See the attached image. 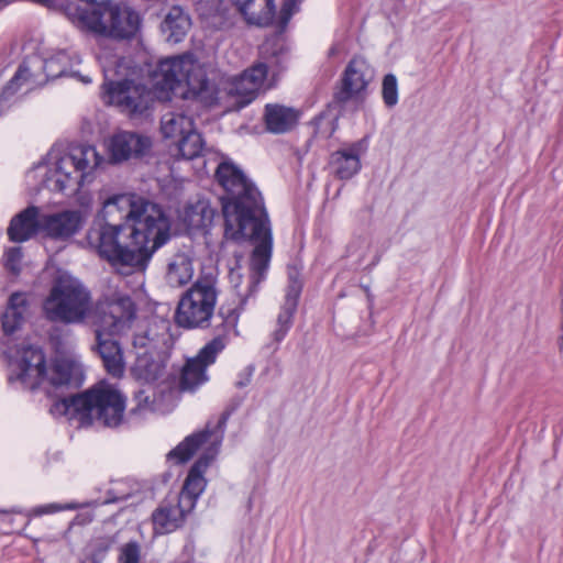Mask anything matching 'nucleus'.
I'll return each mask as SVG.
<instances>
[{
	"label": "nucleus",
	"instance_id": "obj_1",
	"mask_svg": "<svg viewBox=\"0 0 563 563\" xmlns=\"http://www.w3.org/2000/svg\"><path fill=\"white\" fill-rule=\"evenodd\" d=\"M106 223L87 233L88 245L123 276L145 271L170 236L163 209L142 197L115 195L103 202Z\"/></svg>",
	"mask_w": 563,
	"mask_h": 563
},
{
	"label": "nucleus",
	"instance_id": "obj_2",
	"mask_svg": "<svg viewBox=\"0 0 563 563\" xmlns=\"http://www.w3.org/2000/svg\"><path fill=\"white\" fill-rule=\"evenodd\" d=\"M216 178L225 191L222 199L224 238L255 242L250 263V275L242 287L241 276L234 269L230 279L238 296L245 300L257 291L265 278L272 256V232L263 198L255 185L233 163L223 162L216 170Z\"/></svg>",
	"mask_w": 563,
	"mask_h": 563
},
{
	"label": "nucleus",
	"instance_id": "obj_3",
	"mask_svg": "<svg viewBox=\"0 0 563 563\" xmlns=\"http://www.w3.org/2000/svg\"><path fill=\"white\" fill-rule=\"evenodd\" d=\"M124 410L125 398L106 383H99L69 397L59 398L49 409L53 416H65L68 420H77L80 427L98 421L109 428H115L122 423Z\"/></svg>",
	"mask_w": 563,
	"mask_h": 563
},
{
	"label": "nucleus",
	"instance_id": "obj_4",
	"mask_svg": "<svg viewBox=\"0 0 563 563\" xmlns=\"http://www.w3.org/2000/svg\"><path fill=\"white\" fill-rule=\"evenodd\" d=\"M228 418L229 412H223L213 429L210 428V424H207L205 430L187 437L181 443H179L167 454L168 460H176L177 463L187 462L200 448V445L208 442L212 437L214 439L211 441V445H219ZM209 451L213 452L203 454L191 466L180 493L176 496L181 500L183 506L186 509L195 508L198 497L206 487L203 473L213 459L216 449L211 448Z\"/></svg>",
	"mask_w": 563,
	"mask_h": 563
},
{
	"label": "nucleus",
	"instance_id": "obj_5",
	"mask_svg": "<svg viewBox=\"0 0 563 563\" xmlns=\"http://www.w3.org/2000/svg\"><path fill=\"white\" fill-rule=\"evenodd\" d=\"M156 85L163 89L176 90L183 86L185 99H195L207 107L216 104L220 97L219 90L206 75L203 67L189 56H175L163 59L154 71Z\"/></svg>",
	"mask_w": 563,
	"mask_h": 563
},
{
	"label": "nucleus",
	"instance_id": "obj_6",
	"mask_svg": "<svg viewBox=\"0 0 563 563\" xmlns=\"http://www.w3.org/2000/svg\"><path fill=\"white\" fill-rule=\"evenodd\" d=\"M42 308L49 321L65 324L81 323L91 310V295L79 279L60 273L54 279Z\"/></svg>",
	"mask_w": 563,
	"mask_h": 563
},
{
	"label": "nucleus",
	"instance_id": "obj_7",
	"mask_svg": "<svg viewBox=\"0 0 563 563\" xmlns=\"http://www.w3.org/2000/svg\"><path fill=\"white\" fill-rule=\"evenodd\" d=\"M102 162L103 157L93 146H73L54 163L44 184L53 191L75 194L85 184L92 181L95 172Z\"/></svg>",
	"mask_w": 563,
	"mask_h": 563
},
{
	"label": "nucleus",
	"instance_id": "obj_8",
	"mask_svg": "<svg viewBox=\"0 0 563 563\" xmlns=\"http://www.w3.org/2000/svg\"><path fill=\"white\" fill-rule=\"evenodd\" d=\"M219 295L214 276H199L181 296L175 313L176 323L185 329L206 328L213 316Z\"/></svg>",
	"mask_w": 563,
	"mask_h": 563
},
{
	"label": "nucleus",
	"instance_id": "obj_9",
	"mask_svg": "<svg viewBox=\"0 0 563 563\" xmlns=\"http://www.w3.org/2000/svg\"><path fill=\"white\" fill-rule=\"evenodd\" d=\"M136 318V308L129 296H113L100 300L93 311L92 324L95 330L112 334L128 333Z\"/></svg>",
	"mask_w": 563,
	"mask_h": 563
},
{
	"label": "nucleus",
	"instance_id": "obj_10",
	"mask_svg": "<svg viewBox=\"0 0 563 563\" xmlns=\"http://www.w3.org/2000/svg\"><path fill=\"white\" fill-rule=\"evenodd\" d=\"M103 88L110 103L119 107L121 111L130 114H141L147 110L153 101L152 92L142 84L132 80H112V69L103 67Z\"/></svg>",
	"mask_w": 563,
	"mask_h": 563
},
{
	"label": "nucleus",
	"instance_id": "obj_11",
	"mask_svg": "<svg viewBox=\"0 0 563 563\" xmlns=\"http://www.w3.org/2000/svg\"><path fill=\"white\" fill-rule=\"evenodd\" d=\"M288 51L280 37L274 36L267 38L260 46V59L242 75L247 78V84L257 92L264 87L266 78L271 75L273 78L284 69L287 62Z\"/></svg>",
	"mask_w": 563,
	"mask_h": 563
},
{
	"label": "nucleus",
	"instance_id": "obj_12",
	"mask_svg": "<svg viewBox=\"0 0 563 563\" xmlns=\"http://www.w3.org/2000/svg\"><path fill=\"white\" fill-rule=\"evenodd\" d=\"M227 345L224 335H218L208 342L196 356L190 357L184 364L178 388L181 391H194L208 380L207 368L213 364L217 356Z\"/></svg>",
	"mask_w": 563,
	"mask_h": 563
},
{
	"label": "nucleus",
	"instance_id": "obj_13",
	"mask_svg": "<svg viewBox=\"0 0 563 563\" xmlns=\"http://www.w3.org/2000/svg\"><path fill=\"white\" fill-rule=\"evenodd\" d=\"M45 379L46 366L43 351L33 345L23 347L16 363L15 374H11L9 380H16L23 388L33 390L44 384Z\"/></svg>",
	"mask_w": 563,
	"mask_h": 563
},
{
	"label": "nucleus",
	"instance_id": "obj_14",
	"mask_svg": "<svg viewBox=\"0 0 563 563\" xmlns=\"http://www.w3.org/2000/svg\"><path fill=\"white\" fill-rule=\"evenodd\" d=\"M373 76V69L364 58H352L344 70L342 87L335 95L336 100L342 103L351 99L363 100V92Z\"/></svg>",
	"mask_w": 563,
	"mask_h": 563
},
{
	"label": "nucleus",
	"instance_id": "obj_15",
	"mask_svg": "<svg viewBox=\"0 0 563 563\" xmlns=\"http://www.w3.org/2000/svg\"><path fill=\"white\" fill-rule=\"evenodd\" d=\"M95 344L91 350L100 357L106 372L112 377L120 378L125 372V360L122 345L110 332L95 330Z\"/></svg>",
	"mask_w": 563,
	"mask_h": 563
},
{
	"label": "nucleus",
	"instance_id": "obj_16",
	"mask_svg": "<svg viewBox=\"0 0 563 563\" xmlns=\"http://www.w3.org/2000/svg\"><path fill=\"white\" fill-rule=\"evenodd\" d=\"M84 223L85 216L80 210H64L52 214H42V232L56 240H66L75 235Z\"/></svg>",
	"mask_w": 563,
	"mask_h": 563
},
{
	"label": "nucleus",
	"instance_id": "obj_17",
	"mask_svg": "<svg viewBox=\"0 0 563 563\" xmlns=\"http://www.w3.org/2000/svg\"><path fill=\"white\" fill-rule=\"evenodd\" d=\"M192 509H186L176 496L167 498L152 514L154 532L156 534L170 533L180 528L186 516Z\"/></svg>",
	"mask_w": 563,
	"mask_h": 563
},
{
	"label": "nucleus",
	"instance_id": "obj_18",
	"mask_svg": "<svg viewBox=\"0 0 563 563\" xmlns=\"http://www.w3.org/2000/svg\"><path fill=\"white\" fill-rule=\"evenodd\" d=\"M366 150V141L360 140L342 147L330 156V167L334 176L342 180L351 179L361 169V155Z\"/></svg>",
	"mask_w": 563,
	"mask_h": 563
},
{
	"label": "nucleus",
	"instance_id": "obj_19",
	"mask_svg": "<svg viewBox=\"0 0 563 563\" xmlns=\"http://www.w3.org/2000/svg\"><path fill=\"white\" fill-rule=\"evenodd\" d=\"M150 145L147 137L133 132H119L108 141L109 158L112 163H121L132 156L142 155Z\"/></svg>",
	"mask_w": 563,
	"mask_h": 563
},
{
	"label": "nucleus",
	"instance_id": "obj_20",
	"mask_svg": "<svg viewBox=\"0 0 563 563\" xmlns=\"http://www.w3.org/2000/svg\"><path fill=\"white\" fill-rule=\"evenodd\" d=\"M42 232V214L35 206L27 207L12 218L8 236L13 242H24Z\"/></svg>",
	"mask_w": 563,
	"mask_h": 563
},
{
	"label": "nucleus",
	"instance_id": "obj_21",
	"mask_svg": "<svg viewBox=\"0 0 563 563\" xmlns=\"http://www.w3.org/2000/svg\"><path fill=\"white\" fill-rule=\"evenodd\" d=\"M232 2L249 24L267 26L274 20L276 13L274 0H232Z\"/></svg>",
	"mask_w": 563,
	"mask_h": 563
},
{
	"label": "nucleus",
	"instance_id": "obj_22",
	"mask_svg": "<svg viewBox=\"0 0 563 563\" xmlns=\"http://www.w3.org/2000/svg\"><path fill=\"white\" fill-rule=\"evenodd\" d=\"M194 276V262L186 252L173 254L166 264L165 280L174 288L187 285Z\"/></svg>",
	"mask_w": 563,
	"mask_h": 563
},
{
	"label": "nucleus",
	"instance_id": "obj_23",
	"mask_svg": "<svg viewBox=\"0 0 563 563\" xmlns=\"http://www.w3.org/2000/svg\"><path fill=\"white\" fill-rule=\"evenodd\" d=\"M214 210L207 200L188 203L180 212L179 219L188 231L202 230L213 220Z\"/></svg>",
	"mask_w": 563,
	"mask_h": 563
},
{
	"label": "nucleus",
	"instance_id": "obj_24",
	"mask_svg": "<svg viewBox=\"0 0 563 563\" xmlns=\"http://www.w3.org/2000/svg\"><path fill=\"white\" fill-rule=\"evenodd\" d=\"M298 120L297 112L280 104H267L265 107V122L268 131L285 133L292 129Z\"/></svg>",
	"mask_w": 563,
	"mask_h": 563
},
{
	"label": "nucleus",
	"instance_id": "obj_25",
	"mask_svg": "<svg viewBox=\"0 0 563 563\" xmlns=\"http://www.w3.org/2000/svg\"><path fill=\"white\" fill-rule=\"evenodd\" d=\"M190 27V19L180 7H173L162 23V31L169 43L183 41Z\"/></svg>",
	"mask_w": 563,
	"mask_h": 563
},
{
	"label": "nucleus",
	"instance_id": "obj_26",
	"mask_svg": "<svg viewBox=\"0 0 563 563\" xmlns=\"http://www.w3.org/2000/svg\"><path fill=\"white\" fill-rule=\"evenodd\" d=\"M79 371V364L74 357H55L49 369H46L45 383L54 387L69 385Z\"/></svg>",
	"mask_w": 563,
	"mask_h": 563
},
{
	"label": "nucleus",
	"instance_id": "obj_27",
	"mask_svg": "<svg viewBox=\"0 0 563 563\" xmlns=\"http://www.w3.org/2000/svg\"><path fill=\"white\" fill-rule=\"evenodd\" d=\"M164 369V363L155 358L148 350H145L137 354L132 373L137 379L152 383L163 375Z\"/></svg>",
	"mask_w": 563,
	"mask_h": 563
},
{
	"label": "nucleus",
	"instance_id": "obj_28",
	"mask_svg": "<svg viewBox=\"0 0 563 563\" xmlns=\"http://www.w3.org/2000/svg\"><path fill=\"white\" fill-rule=\"evenodd\" d=\"M194 126L192 118L178 111L166 112L161 119L162 134L164 137L175 141L190 132Z\"/></svg>",
	"mask_w": 563,
	"mask_h": 563
},
{
	"label": "nucleus",
	"instance_id": "obj_29",
	"mask_svg": "<svg viewBox=\"0 0 563 563\" xmlns=\"http://www.w3.org/2000/svg\"><path fill=\"white\" fill-rule=\"evenodd\" d=\"M79 64L76 55L59 51L44 62L43 69L48 78H58L65 75L75 76L71 71L74 65Z\"/></svg>",
	"mask_w": 563,
	"mask_h": 563
},
{
	"label": "nucleus",
	"instance_id": "obj_30",
	"mask_svg": "<svg viewBox=\"0 0 563 563\" xmlns=\"http://www.w3.org/2000/svg\"><path fill=\"white\" fill-rule=\"evenodd\" d=\"M298 300L285 297L284 305L277 316L276 329L273 338L276 342H280L289 331L292 324V318L297 310Z\"/></svg>",
	"mask_w": 563,
	"mask_h": 563
},
{
	"label": "nucleus",
	"instance_id": "obj_31",
	"mask_svg": "<svg viewBox=\"0 0 563 563\" xmlns=\"http://www.w3.org/2000/svg\"><path fill=\"white\" fill-rule=\"evenodd\" d=\"M175 142L177 143L181 156L186 159H194L203 151L205 142L195 126L191 128L190 132L185 133Z\"/></svg>",
	"mask_w": 563,
	"mask_h": 563
},
{
	"label": "nucleus",
	"instance_id": "obj_32",
	"mask_svg": "<svg viewBox=\"0 0 563 563\" xmlns=\"http://www.w3.org/2000/svg\"><path fill=\"white\" fill-rule=\"evenodd\" d=\"M227 91L229 96L236 98L235 103L239 108L249 104L257 95V91L251 88V85L247 84V78L242 74L229 82Z\"/></svg>",
	"mask_w": 563,
	"mask_h": 563
},
{
	"label": "nucleus",
	"instance_id": "obj_33",
	"mask_svg": "<svg viewBox=\"0 0 563 563\" xmlns=\"http://www.w3.org/2000/svg\"><path fill=\"white\" fill-rule=\"evenodd\" d=\"M49 344L55 351L56 357H73L75 343L70 331L53 329L49 334Z\"/></svg>",
	"mask_w": 563,
	"mask_h": 563
},
{
	"label": "nucleus",
	"instance_id": "obj_34",
	"mask_svg": "<svg viewBox=\"0 0 563 563\" xmlns=\"http://www.w3.org/2000/svg\"><path fill=\"white\" fill-rule=\"evenodd\" d=\"M26 310V299L21 292H14L9 298L8 308L2 316V328L12 329L10 323L11 314L18 316V312L24 313Z\"/></svg>",
	"mask_w": 563,
	"mask_h": 563
},
{
	"label": "nucleus",
	"instance_id": "obj_35",
	"mask_svg": "<svg viewBox=\"0 0 563 563\" xmlns=\"http://www.w3.org/2000/svg\"><path fill=\"white\" fill-rule=\"evenodd\" d=\"M382 96L384 103L388 108H393L398 102V85L397 78L393 74H387L382 84Z\"/></svg>",
	"mask_w": 563,
	"mask_h": 563
},
{
	"label": "nucleus",
	"instance_id": "obj_36",
	"mask_svg": "<svg viewBox=\"0 0 563 563\" xmlns=\"http://www.w3.org/2000/svg\"><path fill=\"white\" fill-rule=\"evenodd\" d=\"M287 274L289 284L285 297L298 300L302 289L300 273L296 266H288Z\"/></svg>",
	"mask_w": 563,
	"mask_h": 563
},
{
	"label": "nucleus",
	"instance_id": "obj_37",
	"mask_svg": "<svg viewBox=\"0 0 563 563\" xmlns=\"http://www.w3.org/2000/svg\"><path fill=\"white\" fill-rule=\"evenodd\" d=\"M141 548L136 541H130L122 545L119 563H140Z\"/></svg>",
	"mask_w": 563,
	"mask_h": 563
},
{
	"label": "nucleus",
	"instance_id": "obj_38",
	"mask_svg": "<svg viewBox=\"0 0 563 563\" xmlns=\"http://www.w3.org/2000/svg\"><path fill=\"white\" fill-rule=\"evenodd\" d=\"M113 541L109 538L96 540L91 545L90 559L92 563H101L107 552L112 547Z\"/></svg>",
	"mask_w": 563,
	"mask_h": 563
},
{
	"label": "nucleus",
	"instance_id": "obj_39",
	"mask_svg": "<svg viewBox=\"0 0 563 563\" xmlns=\"http://www.w3.org/2000/svg\"><path fill=\"white\" fill-rule=\"evenodd\" d=\"M302 0H284L283 7L279 12V27L284 30L288 24L291 16L299 11V5Z\"/></svg>",
	"mask_w": 563,
	"mask_h": 563
},
{
	"label": "nucleus",
	"instance_id": "obj_40",
	"mask_svg": "<svg viewBox=\"0 0 563 563\" xmlns=\"http://www.w3.org/2000/svg\"><path fill=\"white\" fill-rule=\"evenodd\" d=\"M30 69L24 65H20L15 75L5 87L4 93H14L24 82H26L30 79Z\"/></svg>",
	"mask_w": 563,
	"mask_h": 563
},
{
	"label": "nucleus",
	"instance_id": "obj_41",
	"mask_svg": "<svg viewBox=\"0 0 563 563\" xmlns=\"http://www.w3.org/2000/svg\"><path fill=\"white\" fill-rule=\"evenodd\" d=\"M196 5L202 15H213L224 9L225 0H197Z\"/></svg>",
	"mask_w": 563,
	"mask_h": 563
},
{
	"label": "nucleus",
	"instance_id": "obj_42",
	"mask_svg": "<svg viewBox=\"0 0 563 563\" xmlns=\"http://www.w3.org/2000/svg\"><path fill=\"white\" fill-rule=\"evenodd\" d=\"M22 260L21 247H11L5 253V268L12 274L18 275L20 273V264Z\"/></svg>",
	"mask_w": 563,
	"mask_h": 563
},
{
	"label": "nucleus",
	"instance_id": "obj_43",
	"mask_svg": "<svg viewBox=\"0 0 563 563\" xmlns=\"http://www.w3.org/2000/svg\"><path fill=\"white\" fill-rule=\"evenodd\" d=\"M153 344V339H151L147 332L143 334H135L133 338L134 347H142L148 350Z\"/></svg>",
	"mask_w": 563,
	"mask_h": 563
},
{
	"label": "nucleus",
	"instance_id": "obj_44",
	"mask_svg": "<svg viewBox=\"0 0 563 563\" xmlns=\"http://www.w3.org/2000/svg\"><path fill=\"white\" fill-rule=\"evenodd\" d=\"M253 375V367L247 366L243 373H241V378L235 383L236 387L242 388L250 384Z\"/></svg>",
	"mask_w": 563,
	"mask_h": 563
},
{
	"label": "nucleus",
	"instance_id": "obj_45",
	"mask_svg": "<svg viewBox=\"0 0 563 563\" xmlns=\"http://www.w3.org/2000/svg\"><path fill=\"white\" fill-rule=\"evenodd\" d=\"M24 313L18 312V316L11 314L10 323L12 325L11 330H8L5 328H2L5 334H12L21 325L23 321Z\"/></svg>",
	"mask_w": 563,
	"mask_h": 563
},
{
	"label": "nucleus",
	"instance_id": "obj_46",
	"mask_svg": "<svg viewBox=\"0 0 563 563\" xmlns=\"http://www.w3.org/2000/svg\"><path fill=\"white\" fill-rule=\"evenodd\" d=\"M75 506L73 505H69V506H66V507H60L58 505H48L46 507H43L41 509L37 510V514H46V512H52V511H57V510H62V509H74Z\"/></svg>",
	"mask_w": 563,
	"mask_h": 563
},
{
	"label": "nucleus",
	"instance_id": "obj_47",
	"mask_svg": "<svg viewBox=\"0 0 563 563\" xmlns=\"http://www.w3.org/2000/svg\"><path fill=\"white\" fill-rule=\"evenodd\" d=\"M336 53V47L335 46H332L329 51V55L332 56Z\"/></svg>",
	"mask_w": 563,
	"mask_h": 563
},
{
	"label": "nucleus",
	"instance_id": "obj_48",
	"mask_svg": "<svg viewBox=\"0 0 563 563\" xmlns=\"http://www.w3.org/2000/svg\"><path fill=\"white\" fill-rule=\"evenodd\" d=\"M143 395H144V391H143V390H141V391L139 393V395H137V398H140V400H141V399H142V397H143Z\"/></svg>",
	"mask_w": 563,
	"mask_h": 563
},
{
	"label": "nucleus",
	"instance_id": "obj_49",
	"mask_svg": "<svg viewBox=\"0 0 563 563\" xmlns=\"http://www.w3.org/2000/svg\"><path fill=\"white\" fill-rule=\"evenodd\" d=\"M81 80H82L84 82H89V81H90V79H86V78H84V77L81 78Z\"/></svg>",
	"mask_w": 563,
	"mask_h": 563
}]
</instances>
